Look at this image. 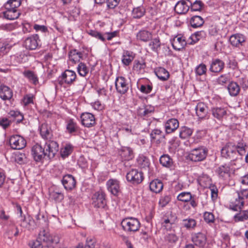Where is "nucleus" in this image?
Returning <instances> with one entry per match:
<instances>
[{"instance_id": "f257e3e1", "label": "nucleus", "mask_w": 248, "mask_h": 248, "mask_svg": "<svg viewBox=\"0 0 248 248\" xmlns=\"http://www.w3.org/2000/svg\"><path fill=\"white\" fill-rule=\"evenodd\" d=\"M121 225L125 232H135L140 229V224L137 218L130 217L123 219L121 222Z\"/></svg>"}, {"instance_id": "f03ea898", "label": "nucleus", "mask_w": 248, "mask_h": 248, "mask_svg": "<svg viewBox=\"0 0 248 248\" xmlns=\"http://www.w3.org/2000/svg\"><path fill=\"white\" fill-rule=\"evenodd\" d=\"M77 78V75L75 71L71 70H65L58 78V83L61 86L66 84L67 86L72 85Z\"/></svg>"}, {"instance_id": "7ed1b4c3", "label": "nucleus", "mask_w": 248, "mask_h": 248, "mask_svg": "<svg viewBox=\"0 0 248 248\" xmlns=\"http://www.w3.org/2000/svg\"><path fill=\"white\" fill-rule=\"evenodd\" d=\"M208 153V150L203 147L193 149L189 155V159L194 162L201 161L205 159Z\"/></svg>"}, {"instance_id": "20e7f679", "label": "nucleus", "mask_w": 248, "mask_h": 248, "mask_svg": "<svg viewBox=\"0 0 248 248\" xmlns=\"http://www.w3.org/2000/svg\"><path fill=\"white\" fill-rule=\"evenodd\" d=\"M92 205L96 208H104L107 205L106 195L103 191L96 192L92 196Z\"/></svg>"}, {"instance_id": "39448f33", "label": "nucleus", "mask_w": 248, "mask_h": 248, "mask_svg": "<svg viewBox=\"0 0 248 248\" xmlns=\"http://www.w3.org/2000/svg\"><path fill=\"white\" fill-rule=\"evenodd\" d=\"M54 233H50L45 230L41 231L38 234V237L35 241H32L29 243V245L31 248H44L45 242L47 240L46 238L48 235L53 236Z\"/></svg>"}, {"instance_id": "423d86ee", "label": "nucleus", "mask_w": 248, "mask_h": 248, "mask_svg": "<svg viewBox=\"0 0 248 248\" xmlns=\"http://www.w3.org/2000/svg\"><path fill=\"white\" fill-rule=\"evenodd\" d=\"M31 155L36 162H42L47 158L45 148L38 143L35 144L31 148Z\"/></svg>"}, {"instance_id": "0eeeda50", "label": "nucleus", "mask_w": 248, "mask_h": 248, "mask_svg": "<svg viewBox=\"0 0 248 248\" xmlns=\"http://www.w3.org/2000/svg\"><path fill=\"white\" fill-rule=\"evenodd\" d=\"M9 143L11 148L13 149L21 150L26 146V141L23 137L16 135L10 137Z\"/></svg>"}, {"instance_id": "6e6552de", "label": "nucleus", "mask_w": 248, "mask_h": 248, "mask_svg": "<svg viewBox=\"0 0 248 248\" xmlns=\"http://www.w3.org/2000/svg\"><path fill=\"white\" fill-rule=\"evenodd\" d=\"M46 153L47 158L48 159L53 158L59 151L58 143L53 140L47 141L44 146Z\"/></svg>"}, {"instance_id": "1a4fd4ad", "label": "nucleus", "mask_w": 248, "mask_h": 248, "mask_svg": "<svg viewBox=\"0 0 248 248\" xmlns=\"http://www.w3.org/2000/svg\"><path fill=\"white\" fill-rule=\"evenodd\" d=\"M115 85L117 92L121 94H124L128 91V82L124 77L119 76L117 77L115 81Z\"/></svg>"}, {"instance_id": "9d476101", "label": "nucleus", "mask_w": 248, "mask_h": 248, "mask_svg": "<svg viewBox=\"0 0 248 248\" xmlns=\"http://www.w3.org/2000/svg\"><path fill=\"white\" fill-rule=\"evenodd\" d=\"M221 156L226 158L234 160L236 158V151L232 143H227L221 150Z\"/></svg>"}, {"instance_id": "9b49d317", "label": "nucleus", "mask_w": 248, "mask_h": 248, "mask_svg": "<svg viewBox=\"0 0 248 248\" xmlns=\"http://www.w3.org/2000/svg\"><path fill=\"white\" fill-rule=\"evenodd\" d=\"M126 179L133 184H139L143 180V173L137 169H132L126 174Z\"/></svg>"}, {"instance_id": "f8f14e48", "label": "nucleus", "mask_w": 248, "mask_h": 248, "mask_svg": "<svg viewBox=\"0 0 248 248\" xmlns=\"http://www.w3.org/2000/svg\"><path fill=\"white\" fill-rule=\"evenodd\" d=\"M45 238L47 240L44 248H64L63 245L59 244L60 238L58 235L54 234L53 236L48 235L47 238Z\"/></svg>"}, {"instance_id": "ddd939ff", "label": "nucleus", "mask_w": 248, "mask_h": 248, "mask_svg": "<svg viewBox=\"0 0 248 248\" xmlns=\"http://www.w3.org/2000/svg\"><path fill=\"white\" fill-rule=\"evenodd\" d=\"M40 41L37 34H34L27 38L24 41V46L27 49L35 50L39 46Z\"/></svg>"}, {"instance_id": "4468645a", "label": "nucleus", "mask_w": 248, "mask_h": 248, "mask_svg": "<svg viewBox=\"0 0 248 248\" xmlns=\"http://www.w3.org/2000/svg\"><path fill=\"white\" fill-rule=\"evenodd\" d=\"M195 110L199 119L205 120L209 118L208 115V107L204 103H198L195 107Z\"/></svg>"}, {"instance_id": "2eb2a0df", "label": "nucleus", "mask_w": 248, "mask_h": 248, "mask_svg": "<svg viewBox=\"0 0 248 248\" xmlns=\"http://www.w3.org/2000/svg\"><path fill=\"white\" fill-rule=\"evenodd\" d=\"M211 112L214 118L218 121H222L227 117V108L223 107H213L211 109Z\"/></svg>"}, {"instance_id": "dca6fc26", "label": "nucleus", "mask_w": 248, "mask_h": 248, "mask_svg": "<svg viewBox=\"0 0 248 248\" xmlns=\"http://www.w3.org/2000/svg\"><path fill=\"white\" fill-rule=\"evenodd\" d=\"M106 185L108 190L114 196H117L121 191L120 183L116 179L108 180L107 182Z\"/></svg>"}, {"instance_id": "f3484780", "label": "nucleus", "mask_w": 248, "mask_h": 248, "mask_svg": "<svg viewBox=\"0 0 248 248\" xmlns=\"http://www.w3.org/2000/svg\"><path fill=\"white\" fill-rule=\"evenodd\" d=\"M179 126L178 120L175 118H171L167 120L164 124L165 132L169 134L174 132Z\"/></svg>"}, {"instance_id": "a211bd4d", "label": "nucleus", "mask_w": 248, "mask_h": 248, "mask_svg": "<svg viewBox=\"0 0 248 248\" xmlns=\"http://www.w3.org/2000/svg\"><path fill=\"white\" fill-rule=\"evenodd\" d=\"M206 239L205 235L201 232L195 233L192 237V241L194 245L199 248H205Z\"/></svg>"}, {"instance_id": "6ab92c4d", "label": "nucleus", "mask_w": 248, "mask_h": 248, "mask_svg": "<svg viewBox=\"0 0 248 248\" xmlns=\"http://www.w3.org/2000/svg\"><path fill=\"white\" fill-rule=\"evenodd\" d=\"M80 118L82 124L87 127H92L95 124L94 116L91 113H83Z\"/></svg>"}, {"instance_id": "aec40b11", "label": "nucleus", "mask_w": 248, "mask_h": 248, "mask_svg": "<svg viewBox=\"0 0 248 248\" xmlns=\"http://www.w3.org/2000/svg\"><path fill=\"white\" fill-rule=\"evenodd\" d=\"M224 62L219 59H213L210 64L209 71L212 73L221 72L224 69Z\"/></svg>"}, {"instance_id": "412c9836", "label": "nucleus", "mask_w": 248, "mask_h": 248, "mask_svg": "<svg viewBox=\"0 0 248 248\" xmlns=\"http://www.w3.org/2000/svg\"><path fill=\"white\" fill-rule=\"evenodd\" d=\"M62 184L66 190H72L75 188L76 181L74 177L71 174H67L63 177Z\"/></svg>"}, {"instance_id": "4be33fe9", "label": "nucleus", "mask_w": 248, "mask_h": 248, "mask_svg": "<svg viewBox=\"0 0 248 248\" xmlns=\"http://www.w3.org/2000/svg\"><path fill=\"white\" fill-rule=\"evenodd\" d=\"M189 9V0H181L177 2L174 7V10L178 14L187 13Z\"/></svg>"}, {"instance_id": "5701e85b", "label": "nucleus", "mask_w": 248, "mask_h": 248, "mask_svg": "<svg viewBox=\"0 0 248 248\" xmlns=\"http://www.w3.org/2000/svg\"><path fill=\"white\" fill-rule=\"evenodd\" d=\"M186 44L185 37L177 35L171 41V45L174 49L180 51L184 48Z\"/></svg>"}, {"instance_id": "b1692460", "label": "nucleus", "mask_w": 248, "mask_h": 248, "mask_svg": "<svg viewBox=\"0 0 248 248\" xmlns=\"http://www.w3.org/2000/svg\"><path fill=\"white\" fill-rule=\"evenodd\" d=\"M40 133L42 138L47 140H51L53 138L52 131L47 124H43L40 127Z\"/></svg>"}, {"instance_id": "393cba45", "label": "nucleus", "mask_w": 248, "mask_h": 248, "mask_svg": "<svg viewBox=\"0 0 248 248\" xmlns=\"http://www.w3.org/2000/svg\"><path fill=\"white\" fill-rule=\"evenodd\" d=\"M245 41V36L241 34L232 35L230 38L231 44L234 46L239 47L240 46H243Z\"/></svg>"}, {"instance_id": "a878e982", "label": "nucleus", "mask_w": 248, "mask_h": 248, "mask_svg": "<svg viewBox=\"0 0 248 248\" xmlns=\"http://www.w3.org/2000/svg\"><path fill=\"white\" fill-rule=\"evenodd\" d=\"M13 96V91L8 86L0 84V97L4 100H10Z\"/></svg>"}, {"instance_id": "bb28decb", "label": "nucleus", "mask_w": 248, "mask_h": 248, "mask_svg": "<svg viewBox=\"0 0 248 248\" xmlns=\"http://www.w3.org/2000/svg\"><path fill=\"white\" fill-rule=\"evenodd\" d=\"M151 141H155L156 143L159 144L165 139V136L162 134V132L158 129L153 130L150 134Z\"/></svg>"}, {"instance_id": "cd10ccee", "label": "nucleus", "mask_w": 248, "mask_h": 248, "mask_svg": "<svg viewBox=\"0 0 248 248\" xmlns=\"http://www.w3.org/2000/svg\"><path fill=\"white\" fill-rule=\"evenodd\" d=\"M119 154L122 158L125 160L132 159L134 157L132 149L128 147H122L119 150Z\"/></svg>"}, {"instance_id": "c85d7f7f", "label": "nucleus", "mask_w": 248, "mask_h": 248, "mask_svg": "<svg viewBox=\"0 0 248 248\" xmlns=\"http://www.w3.org/2000/svg\"><path fill=\"white\" fill-rule=\"evenodd\" d=\"M216 172L220 177L223 178L229 177L231 173L230 167L226 164L220 165L216 169Z\"/></svg>"}, {"instance_id": "c756f323", "label": "nucleus", "mask_w": 248, "mask_h": 248, "mask_svg": "<svg viewBox=\"0 0 248 248\" xmlns=\"http://www.w3.org/2000/svg\"><path fill=\"white\" fill-rule=\"evenodd\" d=\"M244 204V202L236 195V196L230 202L229 207L231 210L234 211H238L239 210L242 209Z\"/></svg>"}, {"instance_id": "7c9ffc66", "label": "nucleus", "mask_w": 248, "mask_h": 248, "mask_svg": "<svg viewBox=\"0 0 248 248\" xmlns=\"http://www.w3.org/2000/svg\"><path fill=\"white\" fill-rule=\"evenodd\" d=\"M74 146L70 143H66L60 149L61 156L62 158H65L69 156L73 152Z\"/></svg>"}, {"instance_id": "2f4dec72", "label": "nucleus", "mask_w": 248, "mask_h": 248, "mask_svg": "<svg viewBox=\"0 0 248 248\" xmlns=\"http://www.w3.org/2000/svg\"><path fill=\"white\" fill-rule=\"evenodd\" d=\"M194 132V129L186 126L180 127L179 129V138L182 140L189 138Z\"/></svg>"}, {"instance_id": "473e14b6", "label": "nucleus", "mask_w": 248, "mask_h": 248, "mask_svg": "<svg viewBox=\"0 0 248 248\" xmlns=\"http://www.w3.org/2000/svg\"><path fill=\"white\" fill-rule=\"evenodd\" d=\"M155 73L157 78L162 81H166L170 77L169 72L164 68L161 67L155 68Z\"/></svg>"}, {"instance_id": "72a5a7b5", "label": "nucleus", "mask_w": 248, "mask_h": 248, "mask_svg": "<svg viewBox=\"0 0 248 248\" xmlns=\"http://www.w3.org/2000/svg\"><path fill=\"white\" fill-rule=\"evenodd\" d=\"M149 188L151 191L155 193H158L162 191L163 188V185L160 180L155 179L150 183Z\"/></svg>"}, {"instance_id": "f704fd0d", "label": "nucleus", "mask_w": 248, "mask_h": 248, "mask_svg": "<svg viewBox=\"0 0 248 248\" xmlns=\"http://www.w3.org/2000/svg\"><path fill=\"white\" fill-rule=\"evenodd\" d=\"M135 58V54L131 51L124 50L122 56V63L126 65H129Z\"/></svg>"}, {"instance_id": "c9c22d12", "label": "nucleus", "mask_w": 248, "mask_h": 248, "mask_svg": "<svg viewBox=\"0 0 248 248\" xmlns=\"http://www.w3.org/2000/svg\"><path fill=\"white\" fill-rule=\"evenodd\" d=\"M152 38V34L146 30H141L137 34V39L142 42H147Z\"/></svg>"}, {"instance_id": "e433bc0d", "label": "nucleus", "mask_w": 248, "mask_h": 248, "mask_svg": "<svg viewBox=\"0 0 248 248\" xmlns=\"http://www.w3.org/2000/svg\"><path fill=\"white\" fill-rule=\"evenodd\" d=\"M6 11L3 12V16L6 19L9 20H15L17 19L20 16V13L17 10L12 9H5Z\"/></svg>"}, {"instance_id": "4c0bfd02", "label": "nucleus", "mask_w": 248, "mask_h": 248, "mask_svg": "<svg viewBox=\"0 0 248 248\" xmlns=\"http://www.w3.org/2000/svg\"><path fill=\"white\" fill-rule=\"evenodd\" d=\"M239 213L236 214L233 217V220L235 222H244L248 220V210H239Z\"/></svg>"}, {"instance_id": "58836bf2", "label": "nucleus", "mask_w": 248, "mask_h": 248, "mask_svg": "<svg viewBox=\"0 0 248 248\" xmlns=\"http://www.w3.org/2000/svg\"><path fill=\"white\" fill-rule=\"evenodd\" d=\"M227 89L230 95L232 96H237L240 91L239 85L234 81H232L228 84Z\"/></svg>"}, {"instance_id": "ea45409f", "label": "nucleus", "mask_w": 248, "mask_h": 248, "mask_svg": "<svg viewBox=\"0 0 248 248\" xmlns=\"http://www.w3.org/2000/svg\"><path fill=\"white\" fill-rule=\"evenodd\" d=\"M137 164L141 169L146 170L149 168L150 162L148 157L143 155H141L137 158Z\"/></svg>"}, {"instance_id": "a19ab883", "label": "nucleus", "mask_w": 248, "mask_h": 248, "mask_svg": "<svg viewBox=\"0 0 248 248\" xmlns=\"http://www.w3.org/2000/svg\"><path fill=\"white\" fill-rule=\"evenodd\" d=\"M23 74L33 84L36 85L38 83V77L34 72L31 70H25L23 72Z\"/></svg>"}, {"instance_id": "79ce46f5", "label": "nucleus", "mask_w": 248, "mask_h": 248, "mask_svg": "<svg viewBox=\"0 0 248 248\" xmlns=\"http://www.w3.org/2000/svg\"><path fill=\"white\" fill-rule=\"evenodd\" d=\"M160 163L166 168L171 167L173 165L172 159L167 154L162 155L159 159Z\"/></svg>"}, {"instance_id": "37998d69", "label": "nucleus", "mask_w": 248, "mask_h": 248, "mask_svg": "<svg viewBox=\"0 0 248 248\" xmlns=\"http://www.w3.org/2000/svg\"><path fill=\"white\" fill-rule=\"evenodd\" d=\"M190 22L193 28H196L201 27L204 23V20L201 16H195L191 17Z\"/></svg>"}, {"instance_id": "c03bdc74", "label": "nucleus", "mask_w": 248, "mask_h": 248, "mask_svg": "<svg viewBox=\"0 0 248 248\" xmlns=\"http://www.w3.org/2000/svg\"><path fill=\"white\" fill-rule=\"evenodd\" d=\"M12 121H15L16 124L20 123L24 119L23 115L19 111L12 110L9 113Z\"/></svg>"}, {"instance_id": "a18cd8bd", "label": "nucleus", "mask_w": 248, "mask_h": 248, "mask_svg": "<svg viewBox=\"0 0 248 248\" xmlns=\"http://www.w3.org/2000/svg\"><path fill=\"white\" fill-rule=\"evenodd\" d=\"M145 13V9L142 6H139L133 9L132 16L134 18H140L142 17Z\"/></svg>"}, {"instance_id": "49530a36", "label": "nucleus", "mask_w": 248, "mask_h": 248, "mask_svg": "<svg viewBox=\"0 0 248 248\" xmlns=\"http://www.w3.org/2000/svg\"><path fill=\"white\" fill-rule=\"evenodd\" d=\"M149 46L153 51L158 53V49L161 46V42L158 37L151 40Z\"/></svg>"}, {"instance_id": "de8ad7c7", "label": "nucleus", "mask_w": 248, "mask_h": 248, "mask_svg": "<svg viewBox=\"0 0 248 248\" xmlns=\"http://www.w3.org/2000/svg\"><path fill=\"white\" fill-rule=\"evenodd\" d=\"M66 130L70 134H73L78 130L77 123L73 119H70L67 121Z\"/></svg>"}, {"instance_id": "09e8293b", "label": "nucleus", "mask_w": 248, "mask_h": 248, "mask_svg": "<svg viewBox=\"0 0 248 248\" xmlns=\"http://www.w3.org/2000/svg\"><path fill=\"white\" fill-rule=\"evenodd\" d=\"M21 4V0H9L4 4L5 9L17 10Z\"/></svg>"}, {"instance_id": "8fccbe9b", "label": "nucleus", "mask_w": 248, "mask_h": 248, "mask_svg": "<svg viewBox=\"0 0 248 248\" xmlns=\"http://www.w3.org/2000/svg\"><path fill=\"white\" fill-rule=\"evenodd\" d=\"M154 111V108L152 106H145L144 108H139L138 111V115L141 117L147 116Z\"/></svg>"}, {"instance_id": "3c124183", "label": "nucleus", "mask_w": 248, "mask_h": 248, "mask_svg": "<svg viewBox=\"0 0 248 248\" xmlns=\"http://www.w3.org/2000/svg\"><path fill=\"white\" fill-rule=\"evenodd\" d=\"M197 224L196 221L192 218H187L183 220V226L187 229H194Z\"/></svg>"}, {"instance_id": "603ef678", "label": "nucleus", "mask_w": 248, "mask_h": 248, "mask_svg": "<svg viewBox=\"0 0 248 248\" xmlns=\"http://www.w3.org/2000/svg\"><path fill=\"white\" fill-rule=\"evenodd\" d=\"M77 71L80 76L84 77L88 74L89 69L84 63L80 62L77 67Z\"/></svg>"}, {"instance_id": "864d4df0", "label": "nucleus", "mask_w": 248, "mask_h": 248, "mask_svg": "<svg viewBox=\"0 0 248 248\" xmlns=\"http://www.w3.org/2000/svg\"><path fill=\"white\" fill-rule=\"evenodd\" d=\"M83 57V54L80 52H78L76 50H74L70 52L69 54V59L74 63L79 62L80 59Z\"/></svg>"}, {"instance_id": "5fc2aeb1", "label": "nucleus", "mask_w": 248, "mask_h": 248, "mask_svg": "<svg viewBox=\"0 0 248 248\" xmlns=\"http://www.w3.org/2000/svg\"><path fill=\"white\" fill-rule=\"evenodd\" d=\"M165 240L170 245L175 244L178 240V237L173 233H169L165 237Z\"/></svg>"}, {"instance_id": "6e6d98bb", "label": "nucleus", "mask_w": 248, "mask_h": 248, "mask_svg": "<svg viewBox=\"0 0 248 248\" xmlns=\"http://www.w3.org/2000/svg\"><path fill=\"white\" fill-rule=\"evenodd\" d=\"M7 233L9 236H12V235H13L14 236H17L18 235V229L12 221H11V224L8 226Z\"/></svg>"}, {"instance_id": "4d7b16f0", "label": "nucleus", "mask_w": 248, "mask_h": 248, "mask_svg": "<svg viewBox=\"0 0 248 248\" xmlns=\"http://www.w3.org/2000/svg\"><path fill=\"white\" fill-rule=\"evenodd\" d=\"M34 221L32 220L31 218H29L28 221H27L25 217L21 220L20 223V226L22 227L26 228L28 229L29 230L33 229L34 226Z\"/></svg>"}, {"instance_id": "13d9d810", "label": "nucleus", "mask_w": 248, "mask_h": 248, "mask_svg": "<svg viewBox=\"0 0 248 248\" xmlns=\"http://www.w3.org/2000/svg\"><path fill=\"white\" fill-rule=\"evenodd\" d=\"M50 197L56 202H61L63 199L64 196L61 191H52L50 193Z\"/></svg>"}, {"instance_id": "bf43d9fd", "label": "nucleus", "mask_w": 248, "mask_h": 248, "mask_svg": "<svg viewBox=\"0 0 248 248\" xmlns=\"http://www.w3.org/2000/svg\"><path fill=\"white\" fill-rule=\"evenodd\" d=\"M207 71L206 66L205 64L202 63L197 66L195 69V72L197 76L205 75Z\"/></svg>"}, {"instance_id": "052dcab7", "label": "nucleus", "mask_w": 248, "mask_h": 248, "mask_svg": "<svg viewBox=\"0 0 248 248\" xmlns=\"http://www.w3.org/2000/svg\"><path fill=\"white\" fill-rule=\"evenodd\" d=\"M192 198V195L190 192H183L179 194L177 199L178 201L183 202H189Z\"/></svg>"}, {"instance_id": "680f3d73", "label": "nucleus", "mask_w": 248, "mask_h": 248, "mask_svg": "<svg viewBox=\"0 0 248 248\" xmlns=\"http://www.w3.org/2000/svg\"><path fill=\"white\" fill-rule=\"evenodd\" d=\"M12 123V119L9 116V118L5 117H0V126L2 127L3 129H6Z\"/></svg>"}, {"instance_id": "e2e57ef3", "label": "nucleus", "mask_w": 248, "mask_h": 248, "mask_svg": "<svg viewBox=\"0 0 248 248\" xmlns=\"http://www.w3.org/2000/svg\"><path fill=\"white\" fill-rule=\"evenodd\" d=\"M89 34L92 37H93L103 42H104L106 41V37L105 36V33L102 34V33L96 31L91 30Z\"/></svg>"}, {"instance_id": "0e129e2a", "label": "nucleus", "mask_w": 248, "mask_h": 248, "mask_svg": "<svg viewBox=\"0 0 248 248\" xmlns=\"http://www.w3.org/2000/svg\"><path fill=\"white\" fill-rule=\"evenodd\" d=\"M246 147V144L244 142H238L237 145H234L236 154H239L240 155H243L246 153L245 148Z\"/></svg>"}, {"instance_id": "69168bd1", "label": "nucleus", "mask_w": 248, "mask_h": 248, "mask_svg": "<svg viewBox=\"0 0 248 248\" xmlns=\"http://www.w3.org/2000/svg\"><path fill=\"white\" fill-rule=\"evenodd\" d=\"M236 195L244 203L248 199V189H243L236 192Z\"/></svg>"}, {"instance_id": "338daca9", "label": "nucleus", "mask_w": 248, "mask_h": 248, "mask_svg": "<svg viewBox=\"0 0 248 248\" xmlns=\"http://www.w3.org/2000/svg\"><path fill=\"white\" fill-rule=\"evenodd\" d=\"M189 7H191V10L193 11H199L202 9V3L200 0H196L193 3L189 1Z\"/></svg>"}, {"instance_id": "774afa93", "label": "nucleus", "mask_w": 248, "mask_h": 248, "mask_svg": "<svg viewBox=\"0 0 248 248\" xmlns=\"http://www.w3.org/2000/svg\"><path fill=\"white\" fill-rule=\"evenodd\" d=\"M203 218L204 221L208 224L214 223L215 221V216L211 212H205L203 214Z\"/></svg>"}]
</instances>
